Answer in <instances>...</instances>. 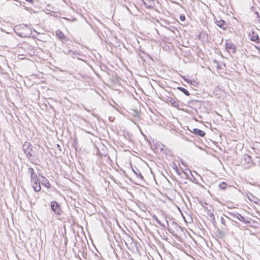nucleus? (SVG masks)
Segmentation results:
<instances>
[{
	"mask_svg": "<svg viewBox=\"0 0 260 260\" xmlns=\"http://www.w3.org/2000/svg\"><path fill=\"white\" fill-rule=\"evenodd\" d=\"M14 30L16 34L21 38L29 37L31 34V29L27 28V25L24 24L15 26Z\"/></svg>",
	"mask_w": 260,
	"mask_h": 260,
	"instance_id": "obj_1",
	"label": "nucleus"
},
{
	"mask_svg": "<svg viewBox=\"0 0 260 260\" xmlns=\"http://www.w3.org/2000/svg\"><path fill=\"white\" fill-rule=\"evenodd\" d=\"M22 149L26 157L29 159H31V157L34 156L32 154V153H35L34 147L30 143L28 142H24L22 145Z\"/></svg>",
	"mask_w": 260,
	"mask_h": 260,
	"instance_id": "obj_2",
	"label": "nucleus"
},
{
	"mask_svg": "<svg viewBox=\"0 0 260 260\" xmlns=\"http://www.w3.org/2000/svg\"><path fill=\"white\" fill-rule=\"evenodd\" d=\"M50 206L52 210L57 215H60L62 213V210L60 204L56 201L51 202Z\"/></svg>",
	"mask_w": 260,
	"mask_h": 260,
	"instance_id": "obj_3",
	"label": "nucleus"
},
{
	"mask_svg": "<svg viewBox=\"0 0 260 260\" xmlns=\"http://www.w3.org/2000/svg\"><path fill=\"white\" fill-rule=\"evenodd\" d=\"M226 213H227L229 215H230L232 217H233V218L234 219H237V220H238L241 222L245 221V218L243 216H242L241 214L238 213V212L234 213V212H232L227 211L226 212Z\"/></svg>",
	"mask_w": 260,
	"mask_h": 260,
	"instance_id": "obj_4",
	"label": "nucleus"
},
{
	"mask_svg": "<svg viewBox=\"0 0 260 260\" xmlns=\"http://www.w3.org/2000/svg\"><path fill=\"white\" fill-rule=\"evenodd\" d=\"M214 21L217 25L222 28L223 30H225L226 28L228 27V24L222 19L218 20L217 18H215Z\"/></svg>",
	"mask_w": 260,
	"mask_h": 260,
	"instance_id": "obj_5",
	"label": "nucleus"
},
{
	"mask_svg": "<svg viewBox=\"0 0 260 260\" xmlns=\"http://www.w3.org/2000/svg\"><path fill=\"white\" fill-rule=\"evenodd\" d=\"M249 37L251 41L255 42L256 43H259L260 40L258 35L253 30L249 34Z\"/></svg>",
	"mask_w": 260,
	"mask_h": 260,
	"instance_id": "obj_6",
	"label": "nucleus"
},
{
	"mask_svg": "<svg viewBox=\"0 0 260 260\" xmlns=\"http://www.w3.org/2000/svg\"><path fill=\"white\" fill-rule=\"evenodd\" d=\"M55 34L58 39L62 43H64L67 41V39L61 30L57 29L55 32Z\"/></svg>",
	"mask_w": 260,
	"mask_h": 260,
	"instance_id": "obj_7",
	"label": "nucleus"
},
{
	"mask_svg": "<svg viewBox=\"0 0 260 260\" xmlns=\"http://www.w3.org/2000/svg\"><path fill=\"white\" fill-rule=\"evenodd\" d=\"M31 183L33 189L35 191L38 192L41 190V187L39 179L31 181Z\"/></svg>",
	"mask_w": 260,
	"mask_h": 260,
	"instance_id": "obj_8",
	"label": "nucleus"
},
{
	"mask_svg": "<svg viewBox=\"0 0 260 260\" xmlns=\"http://www.w3.org/2000/svg\"><path fill=\"white\" fill-rule=\"evenodd\" d=\"M189 130L194 135L201 137H204L206 135V133L204 131L197 128H194L192 130L189 129Z\"/></svg>",
	"mask_w": 260,
	"mask_h": 260,
	"instance_id": "obj_9",
	"label": "nucleus"
},
{
	"mask_svg": "<svg viewBox=\"0 0 260 260\" xmlns=\"http://www.w3.org/2000/svg\"><path fill=\"white\" fill-rule=\"evenodd\" d=\"M225 48L227 50H232L233 53L236 52V46L231 41H227L225 43Z\"/></svg>",
	"mask_w": 260,
	"mask_h": 260,
	"instance_id": "obj_10",
	"label": "nucleus"
},
{
	"mask_svg": "<svg viewBox=\"0 0 260 260\" xmlns=\"http://www.w3.org/2000/svg\"><path fill=\"white\" fill-rule=\"evenodd\" d=\"M247 196L248 199L251 202H252L255 204H257L258 202L259 201V199L255 196H254L253 194H252L251 192H248V193L247 194Z\"/></svg>",
	"mask_w": 260,
	"mask_h": 260,
	"instance_id": "obj_11",
	"label": "nucleus"
},
{
	"mask_svg": "<svg viewBox=\"0 0 260 260\" xmlns=\"http://www.w3.org/2000/svg\"><path fill=\"white\" fill-rule=\"evenodd\" d=\"M39 175L42 178L41 181L42 184L47 188H50L51 184L47 179L45 177L43 176L42 174H39Z\"/></svg>",
	"mask_w": 260,
	"mask_h": 260,
	"instance_id": "obj_12",
	"label": "nucleus"
},
{
	"mask_svg": "<svg viewBox=\"0 0 260 260\" xmlns=\"http://www.w3.org/2000/svg\"><path fill=\"white\" fill-rule=\"evenodd\" d=\"M144 5L148 8L153 7L154 5L153 0H141Z\"/></svg>",
	"mask_w": 260,
	"mask_h": 260,
	"instance_id": "obj_13",
	"label": "nucleus"
},
{
	"mask_svg": "<svg viewBox=\"0 0 260 260\" xmlns=\"http://www.w3.org/2000/svg\"><path fill=\"white\" fill-rule=\"evenodd\" d=\"M133 171L137 176V177L140 178L141 180L144 179L143 175L141 174L140 171L138 168H136V170L133 169Z\"/></svg>",
	"mask_w": 260,
	"mask_h": 260,
	"instance_id": "obj_14",
	"label": "nucleus"
},
{
	"mask_svg": "<svg viewBox=\"0 0 260 260\" xmlns=\"http://www.w3.org/2000/svg\"><path fill=\"white\" fill-rule=\"evenodd\" d=\"M177 89L183 92L185 95L188 96L189 95L190 93L189 91L186 89L185 88L182 87H178Z\"/></svg>",
	"mask_w": 260,
	"mask_h": 260,
	"instance_id": "obj_15",
	"label": "nucleus"
},
{
	"mask_svg": "<svg viewBox=\"0 0 260 260\" xmlns=\"http://www.w3.org/2000/svg\"><path fill=\"white\" fill-rule=\"evenodd\" d=\"M243 159L247 164H250L252 162L251 157L248 154L244 155Z\"/></svg>",
	"mask_w": 260,
	"mask_h": 260,
	"instance_id": "obj_16",
	"label": "nucleus"
},
{
	"mask_svg": "<svg viewBox=\"0 0 260 260\" xmlns=\"http://www.w3.org/2000/svg\"><path fill=\"white\" fill-rule=\"evenodd\" d=\"M227 186V184L225 182L223 181L219 184V187L220 189L224 190Z\"/></svg>",
	"mask_w": 260,
	"mask_h": 260,
	"instance_id": "obj_17",
	"label": "nucleus"
},
{
	"mask_svg": "<svg viewBox=\"0 0 260 260\" xmlns=\"http://www.w3.org/2000/svg\"><path fill=\"white\" fill-rule=\"evenodd\" d=\"M209 216L211 218V222L213 223V224H215V223L216 222V220H215V216H214V215L213 214V213H210L209 214Z\"/></svg>",
	"mask_w": 260,
	"mask_h": 260,
	"instance_id": "obj_18",
	"label": "nucleus"
},
{
	"mask_svg": "<svg viewBox=\"0 0 260 260\" xmlns=\"http://www.w3.org/2000/svg\"><path fill=\"white\" fill-rule=\"evenodd\" d=\"M223 215H224L226 218H228V219H230V220H232L233 221L235 222L236 223L238 224V222L236 221V220L237 219H234V218H233V217H232L231 216L229 215L227 213H226V214H223Z\"/></svg>",
	"mask_w": 260,
	"mask_h": 260,
	"instance_id": "obj_19",
	"label": "nucleus"
},
{
	"mask_svg": "<svg viewBox=\"0 0 260 260\" xmlns=\"http://www.w3.org/2000/svg\"><path fill=\"white\" fill-rule=\"evenodd\" d=\"M153 218L155 220V221L157 222L158 224H159L160 225L164 226V225L161 223L160 221L158 219L157 216L155 215H153L152 216Z\"/></svg>",
	"mask_w": 260,
	"mask_h": 260,
	"instance_id": "obj_20",
	"label": "nucleus"
},
{
	"mask_svg": "<svg viewBox=\"0 0 260 260\" xmlns=\"http://www.w3.org/2000/svg\"><path fill=\"white\" fill-rule=\"evenodd\" d=\"M182 78H183V80L184 81H185L186 82H187L189 84H190L191 85H192V82H194V80L193 81H192V80H191L190 79L186 78L184 76H182Z\"/></svg>",
	"mask_w": 260,
	"mask_h": 260,
	"instance_id": "obj_21",
	"label": "nucleus"
},
{
	"mask_svg": "<svg viewBox=\"0 0 260 260\" xmlns=\"http://www.w3.org/2000/svg\"><path fill=\"white\" fill-rule=\"evenodd\" d=\"M175 167H173V168L174 169V170H175V172L178 175H181V172L180 171V170H179V169L178 168L176 164H175L174 165Z\"/></svg>",
	"mask_w": 260,
	"mask_h": 260,
	"instance_id": "obj_22",
	"label": "nucleus"
},
{
	"mask_svg": "<svg viewBox=\"0 0 260 260\" xmlns=\"http://www.w3.org/2000/svg\"><path fill=\"white\" fill-rule=\"evenodd\" d=\"M38 179L37 178V174L35 173H34V175H30V181L35 180H38Z\"/></svg>",
	"mask_w": 260,
	"mask_h": 260,
	"instance_id": "obj_23",
	"label": "nucleus"
},
{
	"mask_svg": "<svg viewBox=\"0 0 260 260\" xmlns=\"http://www.w3.org/2000/svg\"><path fill=\"white\" fill-rule=\"evenodd\" d=\"M28 173H29L30 175H34L35 173L34 169L32 168L29 167L28 169Z\"/></svg>",
	"mask_w": 260,
	"mask_h": 260,
	"instance_id": "obj_24",
	"label": "nucleus"
},
{
	"mask_svg": "<svg viewBox=\"0 0 260 260\" xmlns=\"http://www.w3.org/2000/svg\"><path fill=\"white\" fill-rule=\"evenodd\" d=\"M63 19H64L66 20H68L69 21H71V22H74V21H76L77 20V19L76 18H73V19H70L66 18V17H63Z\"/></svg>",
	"mask_w": 260,
	"mask_h": 260,
	"instance_id": "obj_25",
	"label": "nucleus"
},
{
	"mask_svg": "<svg viewBox=\"0 0 260 260\" xmlns=\"http://www.w3.org/2000/svg\"><path fill=\"white\" fill-rule=\"evenodd\" d=\"M171 105L174 106V107H179V104H178L177 102H175V101H171Z\"/></svg>",
	"mask_w": 260,
	"mask_h": 260,
	"instance_id": "obj_26",
	"label": "nucleus"
},
{
	"mask_svg": "<svg viewBox=\"0 0 260 260\" xmlns=\"http://www.w3.org/2000/svg\"><path fill=\"white\" fill-rule=\"evenodd\" d=\"M77 53H76L75 51L71 50V52L69 55L72 56L73 57H74L77 55Z\"/></svg>",
	"mask_w": 260,
	"mask_h": 260,
	"instance_id": "obj_27",
	"label": "nucleus"
},
{
	"mask_svg": "<svg viewBox=\"0 0 260 260\" xmlns=\"http://www.w3.org/2000/svg\"><path fill=\"white\" fill-rule=\"evenodd\" d=\"M179 18L181 21H183L185 20V16L184 15L181 14V15H180Z\"/></svg>",
	"mask_w": 260,
	"mask_h": 260,
	"instance_id": "obj_28",
	"label": "nucleus"
},
{
	"mask_svg": "<svg viewBox=\"0 0 260 260\" xmlns=\"http://www.w3.org/2000/svg\"><path fill=\"white\" fill-rule=\"evenodd\" d=\"M63 53L66 54H69L71 52V50L66 49L63 51Z\"/></svg>",
	"mask_w": 260,
	"mask_h": 260,
	"instance_id": "obj_29",
	"label": "nucleus"
},
{
	"mask_svg": "<svg viewBox=\"0 0 260 260\" xmlns=\"http://www.w3.org/2000/svg\"><path fill=\"white\" fill-rule=\"evenodd\" d=\"M199 102L198 101L192 100L188 102L189 105H193L195 103Z\"/></svg>",
	"mask_w": 260,
	"mask_h": 260,
	"instance_id": "obj_30",
	"label": "nucleus"
},
{
	"mask_svg": "<svg viewBox=\"0 0 260 260\" xmlns=\"http://www.w3.org/2000/svg\"><path fill=\"white\" fill-rule=\"evenodd\" d=\"M254 14L256 15V18H258V20L260 19V15L258 13V12L256 11H254Z\"/></svg>",
	"mask_w": 260,
	"mask_h": 260,
	"instance_id": "obj_31",
	"label": "nucleus"
},
{
	"mask_svg": "<svg viewBox=\"0 0 260 260\" xmlns=\"http://www.w3.org/2000/svg\"><path fill=\"white\" fill-rule=\"evenodd\" d=\"M220 220H221V222L222 223V224L225 225V221L222 217H221Z\"/></svg>",
	"mask_w": 260,
	"mask_h": 260,
	"instance_id": "obj_32",
	"label": "nucleus"
},
{
	"mask_svg": "<svg viewBox=\"0 0 260 260\" xmlns=\"http://www.w3.org/2000/svg\"><path fill=\"white\" fill-rule=\"evenodd\" d=\"M173 224H175V225L176 226H177L178 228H180V229L181 228V227L179 225H178V223H177V222H175V221H174V222H173Z\"/></svg>",
	"mask_w": 260,
	"mask_h": 260,
	"instance_id": "obj_33",
	"label": "nucleus"
},
{
	"mask_svg": "<svg viewBox=\"0 0 260 260\" xmlns=\"http://www.w3.org/2000/svg\"><path fill=\"white\" fill-rule=\"evenodd\" d=\"M243 222L245 223H246V224H248V223H250V222L249 220H247L246 219H245V221H243Z\"/></svg>",
	"mask_w": 260,
	"mask_h": 260,
	"instance_id": "obj_34",
	"label": "nucleus"
},
{
	"mask_svg": "<svg viewBox=\"0 0 260 260\" xmlns=\"http://www.w3.org/2000/svg\"><path fill=\"white\" fill-rule=\"evenodd\" d=\"M254 7L253 6H251L250 8V10L253 12L254 11Z\"/></svg>",
	"mask_w": 260,
	"mask_h": 260,
	"instance_id": "obj_35",
	"label": "nucleus"
},
{
	"mask_svg": "<svg viewBox=\"0 0 260 260\" xmlns=\"http://www.w3.org/2000/svg\"><path fill=\"white\" fill-rule=\"evenodd\" d=\"M255 48L260 52V47L255 46Z\"/></svg>",
	"mask_w": 260,
	"mask_h": 260,
	"instance_id": "obj_36",
	"label": "nucleus"
},
{
	"mask_svg": "<svg viewBox=\"0 0 260 260\" xmlns=\"http://www.w3.org/2000/svg\"><path fill=\"white\" fill-rule=\"evenodd\" d=\"M183 172V173L185 175V177L187 178V176L188 175L186 174V172H184V171H182Z\"/></svg>",
	"mask_w": 260,
	"mask_h": 260,
	"instance_id": "obj_37",
	"label": "nucleus"
},
{
	"mask_svg": "<svg viewBox=\"0 0 260 260\" xmlns=\"http://www.w3.org/2000/svg\"><path fill=\"white\" fill-rule=\"evenodd\" d=\"M57 147L58 148V149L61 150L60 145L59 144H57Z\"/></svg>",
	"mask_w": 260,
	"mask_h": 260,
	"instance_id": "obj_38",
	"label": "nucleus"
},
{
	"mask_svg": "<svg viewBox=\"0 0 260 260\" xmlns=\"http://www.w3.org/2000/svg\"><path fill=\"white\" fill-rule=\"evenodd\" d=\"M218 69H220V68L219 67V66H218L217 67Z\"/></svg>",
	"mask_w": 260,
	"mask_h": 260,
	"instance_id": "obj_39",
	"label": "nucleus"
},
{
	"mask_svg": "<svg viewBox=\"0 0 260 260\" xmlns=\"http://www.w3.org/2000/svg\"><path fill=\"white\" fill-rule=\"evenodd\" d=\"M25 9L26 10H28L27 8V7H25Z\"/></svg>",
	"mask_w": 260,
	"mask_h": 260,
	"instance_id": "obj_40",
	"label": "nucleus"
}]
</instances>
